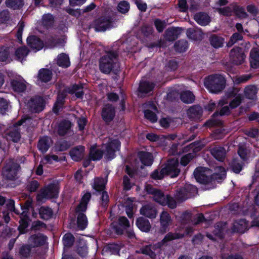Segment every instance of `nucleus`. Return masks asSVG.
<instances>
[{
    "label": "nucleus",
    "mask_w": 259,
    "mask_h": 259,
    "mask_svg": "<svg viewBox=\"0 0 259 259\" xmlns=\"http://www.w3.org/2000/svg\"><path fill=\"white\" fill-rule=\"evenodd\" d=\"M101 196L100 198V203L101 206L104 209H107L109 203V196L106 191L100 192Z\"/></svg>",
    "instance_id": "obj_56"
},
{
    "label": "nucleus",
    "mask_w": 259,
    "mask_h": 259,
    "mask_svg": "<svg viewBox=\"0 0 259 259\" xmlns=\"http://www.w3.org/2000/svg\"><path fill=\"white\" fill-rule=\"evenodd\" d=\"M163 170L166 176H169L170 178H176L178 177L180 172V169L179 168V162L178 159L174 158L167 160V162L163 165Z\"/></svg>",
    "instance_id": "obj_9"
},
{
    "label": "nucleus",
    "mask_w": 259,
    "mask_h": 259,
    "mask_svg": "<svg viewBox=\"0 0 259 259\" xmlns=\"http://www.w3.org/2000/svg\"><path fill=\"white\" fill-rule=\"evenodd\" d=\"M155 84L149 81H141L139 83L138 91L142 94H147L152 92L154 89Z\"/></svg>",
    "instance_id": "obj_27"
},
{
    "label": "nucleus",
    "mask_w": 259,
    "mask_h": 259,
    "mask_svg": "<svg viewBox=\"0 0 259 259\" xmlns=\"http://www.w3.org/2000/svg\"><path fill=\"white\" fill-rule=\"evenodd\" d=\"M119 54L118 50L106 51L105 54L99 60V68L101 72L106 75L111 73L118 75L120 71Z\"/></svg>",
    "instance_id": "obj_1"
},
{
    "label": "nucleus",
    "mask_w": 259,
    "mask_h": 259,
    "mask_svg": "<svg viewBox=\"0 0 259 259\" xmlns=\"http://www.w3.org/2000/svg\"><path fill=\"white\" fill-rule=\"evenodd\" d=\"M31 220L29 216L21 215L19 220V226L18 230L20 234H24L28 232V227Z\"/></svg>",
    "instance_id": "obj_29"
},
{
    "label": "nucleus",
    "mask_w": 259,
    "mask_h": 259,
    "mask_svg": "<svg viewBox=\"0 0 259 259\" xmlns=\"http://www.w3.org/2000/svg\"><path fill=\"white\" fill-rule=\"evenodd\" d=\"M175 197L177 201L183 202L189 198V196L187 195V193L185 191V189L183 187H181L176 190Z\"/></svg>",
    "instance_id": "obj_58"
},
{
    "label": "nucleus",
    "mask_w": 259,
    "mask_h": 259,
    "mask_svg": "<svg viewBox=\"0 0 259 259\" xmlns=\"http://www.w3.org/2000/svg\"><path fill=\"white\" fill-rule=\"evenodd\" d=\"M55 23V19L53 15L50 13L44 14L42 17V24L46 29H50L53 27Z\"/></svg>",
    "instance_id": "obj_43"
},
{
    "label": "nucleus",
    "mask_w": 259,
    "mask_h": 259,
    "mask_svg": "<svg viewBox=\"0 0 259 259\" xmlns=\"http://www.w3.org/2000/svg\"><path fill=\"white\" fill-rule=\"evenodd\" d=\"M165 176L162 168H157L151 173L150 178L153 180H159L163 179Z\"/></svg>",
    "instance_id": "obj_59"
},
{
    "label": "nucleus",
    "mask_w": 259,
    "mask_h": 259,
    "mask_svg": "<svg viewBox=\"0 0 259 259\" xmlns=\"http://www.w3.org/2000/svg\"><path fill=\"white\" fill-rule=\"evenodd\" d=\"M193 174L196 181L200 184L206 185L208 189L215 188L217 183H221L226 178L225 172L223 174L214 173L210 176H207L203 167L196 168Z\"/></svg>",
    "instance_id": "obj_2"
},
{
    "label": "nucleus",
    "mask_w": 259,
    "mask_h": 259,
    "mask_svg": "<svg viewBox=\"0 0 259 259\" xmlns=\"http://www.w3.org/2000/svg\"><path fill=\"white\" fill-rule=\"evenodd\" d=\"M57 64L62 68H68L70 66L69 56L65 53H61L57 56Z\"/></svg>",
    "instance_id": "obj_38"
},
{
    "label": "nucleus",
    "mask_w": 259,
    "mask_h": 259,
    "mask_svg": "<svg viewBox=\"0 0 259 259\" xmlns=\"http://www.w3.org/2000/svg\"><path fill=\"white\" fill-rule=\"evenodd\" d=\"M229 55L230 62L236 65L242 64L246 57L243 49L239 47L233 48Z\"/></svg>",
    "instance_id": "obj_11"
},
{
    "label": "nucleus",
    "mask_w": 259,
    "mask_h": 259,
    "mask_svg": "<svg viewBox=\"0 0 259 259\" xmlns=\"http://www.w3.org/2000/svg\"><path fill=\"white\" fill-rule=\"evenodd\" d=\"M11 85L13 91L17 93L24 92L26 89V85L25 82L15 79L11 81Z\"/></svg>",
    "instance_id": "obj_44"
},
{
    "label": "nucleus",
    "mask_w": 259,
    "mask_h": 259,
    "mask_svg": "<svg viewBox=\"0 0 259 259\" xmlns=\"http://www.w3.org/2000/svg\"><path fill=\"white\" fill-rule=\"evenodd\" d=\"M83 87L82 84L75 83L72 85L66 88L61 92H59L57 97L56 102L53 107V111L55 113H58L59 109L64 104L65 99L66 98L67 94L70 95L75 94V97L80 99L83 98L84 93L83 91Z\"/></svg>",
    "instance_id": "obj_3"
},
{
    "label": "nucleus",
    "mask_w": 259,
    "mask_h": 259,
    "mask_svg": "<svg viewBox=\"0 0 259 259\" xmlns=\"http://www.w3.org/2000/svg\"><path fill=\"white\" fill-rule=\"evenodd\" d=\"M72 126V122L66 119L61 120L58 124L57 133L59 136L63 137L69 133Z\"/></svg>",
    "instance_id": "obj_21"
},
{
    "label": "nucleus",
    "mask_w": 259,
    "mask_h": 259,
    "mask_svg": "<svg viewBox=\"0 0 259 259\" xmlns=\"http://www.w3.org/2000/svg\"><path fill=\"white\" fill-rule=\"evenodd\" d=\"M128 220L125 217H120L117 221L113 222L111 226L116 234L122 235L126 228L130 227Z\"/></svg>",
    "instance_id": "obj_12"
},
{
    "label": "nucleus",
    "mask_w": 259,
    "mask_h": 259,
    "mask_svg": "<svg viewBox=\"0 0 259 259\" xmlns=\"http://www.w3.org/2000/svg\"><path fill=\"white\" fill-rule=\"evenodd\" d=\"M93 27L96 32L105 31L112 26V19L110 16H102L96 19L93 22Z\"/></svg>",
    "instance_id": "obj_10"
},
{
    "label": "nucleus",
    "mask_w": 259,
    "mask_h": 259,
    "mask_svg": "<svg viewBox=\"0 0 259 259\" xmlns=\"http://www.w3.org/2000/svg\"><path fill=\"white\" fill-rule=\"evenodd\" d=\"M194 19L201 26H206L210 22L209 16L205 12H200L197 13L195 14Z\"/></svg>",
    "instance_id": "obj_30"
},
{
    "label": "nucleus",
    "mask_w": 259,
    "mask_h": 259,
    "mask_svg": "<svg viewBox=\"0 0 259 259\" xmlns=\"http://www.w3.org/2000/svg\"><path fill=\"white\" fill-rule=\"evenodd\" d=\"M243 39V36L238 32L234 33L230 37L229 41L227 43V47L228 48L231 47L235 43L239 40H241Z\"/></svg>",
    "instance_id": "obj_60"
},
{
    "label": "nucleus",
    "mask_w": 259,
    "mask_h": 259,
    "mask_svg": "<svg viewBox=\"0 0 259 259\" xmlns=\"http://www.w3.org/2000/svg\"><path fill=\"white\" fill-rule=\"evenodd\" d=\"M6 135L8 138L14 143H17L20 140V129L17 128L16 127H10Z\"/></svg>",
    "instance_id": "obj_39"
},
{
    "label": "nucleus",
    "mask_w": 259,
    "mask_h": 259,
    "mask_svg": "<svg viewBox=\"0 0 259 259\" xmlns=\"http://www.w3.org/2000/svg\"><path fill=\"white\" fill-rule=\"evenodd\" d=\"M182 237V236L178 233H168L165 236L161 242L157 243V247L160 248L162 245H164L167 242L179 239Z\"/></svg>",
    "instance_id": "obj_46"
},
{
    "label": "nucleus",
    "mask_w": 259,
    "mask_h": 259,
    "mask_svg": "<svg viewBox=\"0 0 259 259\" xmlns=\"http://www.w3.org/2000/svg\"><path fill=\"white\" fill-rule=\"evenodd\" d=\"M250 64L252 68H259V50L253 49L250 51Z\"/></svg>",
    "instance_id": "obj_37"
},
{
    "label": "nucleus",
    "mask_w": 259,
    "mask_h": 259,
    "mask_svg": "<svg viewBox=\"0 0 259 259\" xmlns=\"http://www.w3.org/2000/svg\"><path fill=\"white\" fill-rule=\"evenodd\" d=\"M47 239V236L39 233L31 235L29 238V241L34 247H39L45 244Z\"/></svg>",
    "instance_id": "obj_24"
},
{
    "label": "nucleus",
    "mask_w": 259,
    "mask_h": 259,
    "mask_svg": "<svg viewBox=\"0 0 259 259\" xmlns=\"http://www.w3.org/2000/svg\"><path fill=\"white\" fill-rule=\"evenodd\" d=\"M171 222V219L169 214L166 211H162L160 218V231L161 233H165L168 230V227Z\"/></svg>",
    "instance_id": "obj_22"
},
{
    "label": "nucleus",
    "mask_w": 259,
    "mask_h": 259,
    "mask_svg": "<svg viewBox=\"0 0 259 259\" xmlns=\"http://www.w3.org/2000/svg\"><path fill=\"white\" fill-rule=\"evenodd\" d=\"M85 147L82 145L76 146L72 148L69 151L71 158L76 162L80 161L84 157Z\"/></svg>",
    "instance_id": "obj_17"
},
{
    "label": "nucleus",
    "mask_w": 259,
    "mask_h": 259,
    "mask_svg": "<svg viewBox=\"0 0 259 259\" xmlns=\"http://www.w3.org/2000/svg\"><path fill=\"white\" fill-rule=\"evenodd\" d=\"M30 110L33 113L42 111L45 107V101L42 97L35 96L32 97L28 103Z\"/></svg>",
    "instance_id": "obj_14"
},
{
    "label": "nucleus",
    "mask_w": 259,
    "mask_h": 259,
    "mask_svg": "<svg viewBox=\"0 0 259 259\" xmlns=\"http://www.w3.org/2000/svg\"><path fill=\"white\" fill-rule=\"evenodd\" d=\"M148 192L149 194L153 195V199L155 201L159 203L161 205H162L163 201L166 196L164 195L163 192L159 189L152 188L148 190Z\"/></svg>",
    "instance_id": "obj_35"
},
{
    "label": "nucleus",
    "mask_w": 259,
    "mask_h": 259,
    "mask_svg": "<svg viewBox=\"0 0 259 259\" xmlns=\"http://www.w3.org/2000/svg\"><path fill=\"white\" fill-rule=\"evenodd\" d=\"M97 144L92 145L90 149L89 154V157L92 161H98L101 160L103 156L104 151L101 149L97 148Z\"/></svg>",
    "instance_id": "obj_28"
},
{
    "label": "nucleus",
    "mask_w": 259,
    "mask_h": 259,
    "mask_svg": "<svg viewBox=\"0 0 259 259\" xmlns=\"http://www.w3.org/2000/svg\"><path fill=\"white\" fill-rule=\"evenodd\" d=\"M77 227L79 230H84L88 226V220L85 213H79L76 214Z\"/></svg>",
    "instance_id": "obj_40"
},
{
    "label": "nucleus",
    "mask_w": 259,
    "mask_h": 259,
    "mask_svg": "<svg viewBox=\"0 0 259 259\" xmlns=\"http://www.w3.org/2000/svg\"><path fill=\"white\" fill-rule=\"evenodd\" d=\"M44 43L46 48L52 49L60 43V39L53 35H49L46 37Z\"/></svg>",
    "instance_id": "obj_55"
},
{
    "label": "nucleus",
    "mask_w": 259,
    "mask_h": 259,
    "mask_svg": "<svg viewBox=\"0 0 259 259\" xmlns=\"http://www.w3.org/2000/svg\"><path fill=\"white\" fill-rule=\"evenodd\" d=\"M21 170L20 164L10 160L3 168L2 175L7 180L15 181L18 178V174Z\"/></svg>",
    "instance_id": "obj_6"
},
{
    "label": "nucleus",
    "mask_w": 259,
    "mask_h": 259,
    "mask_svg": "<svg viewBox=\"0 0 259 259\" xmlns=\"http://www.w3.org/2000/svg\"><path fill=\"white\" fill-rule=\"evenodd\" d=\"M189 47L188 42L184 39L177 41L174 45L175 50L178 53H183L187 51Z\"/></svg>",
    "instance_id": "obj_47"
},
{
    "label": "nucleus",
    "mask_w": 259,
    "mask_h": 259,
    "mask_svg": "<svg viewBox=\"0 0 259 259\" xmlns=\"http://www.w3.org/2000/svg\"><path fill=\"white\" fill-rule=\"evenodd\" d=\"M184 149L186 151L192 150L194 152L186 154L181 158L180 163L181 165L186 166L195 157V154L194 153L197 152L200 149H197V148L196 147L195 142L190 144L188 146H187L184 148Z\"/></svg>",
    "instance_id": "obj_16"
},
{
    "label": "nucleus",
    "mask_w": 259,
    "mask_h": 259,
    "mask_svg": "<svg viewBox=\"0 0 259 259\" xmlns=\"http://www.w3.org/2000/svg\"><path fill=\"white\" fill-rule=\"evenodd\" d=\"M140 213L146 217L154 219L156 216L157 210L150 205H146L142 207Z\"/></svg>",
    "instance_id": "obj_34"
},
{
    "label": "nucleus",
    "mask_w": 259,
    "mask_h": 259,
    "mask_svg": "<svg viewBox=\"0 0 259 259\" xmlns=\"http://www.w3.org/2000/svg\"><path fill=\"white\" fill-rule=\"evenodd\" d=\"M121 142L117 139H109L105 144V158L108 160H111L116 157V152L119 151Z\"/></svg>",
    "instance_id": "obj_8"
},
{
    "label": "nucleus",
    "mask_w": 259,
    "mask_h": 259,
    "mask_svg": "<svg viewBox=\"0 0 259 259\" xmlns=\"http://www.w3.org/2000/svg\"><path fill=\"white\" fill-rule=\"evenodd\" d=\"M244 165L243 161H240L237 158H233L229 163V168L235 174H239L243 169Z\"/></svg>",
    "instance_id": "obj_36"
},
{
    "label": "nucleus",
    "mask_w": 259,
    "mask_h": 259,
    "mask_svg": "<svg viewBox=\"0 0 259 259\" xmlns=\"http://www.w3.org/2000/svg\"><path fill=\"white\" fill-rule=\"evenodd\" d=\"M115 114V108L111 104H106L103 107L101 117L106 124H109L114 120Z\"/></svg>",
    "instance_id": "obj_13"
},
{
    "label": "nucleus",
    "mask_w": 259,
    "mask_h": 259,
    "mask_svg": "<svg viewBox=\"0 0 259 259\" xmlns=\"http://www.w3.org/2000/svg\"><path fill=\"white\" fill-rule=\"evenodd\" d=\"M52 75L51 70L47 68H41L38 71V78L41 82L47 83L51 80Z\"/></svg>",
    "instance_id": "obj_33"
},
{
    "label": "nucleus",
    "mask_w": 259,
    "mask_h": 259,
    "mask_svg": "<svg viewBox=\"0 0 259 259\" xmlns=\"http://www.w3.org/2000/svg\"><path fill=\"white\" fill-rule=\"evenodd\" d=\"M10 48L7 47H0V62H6L10 57Z\"/></svg>",
    "instance_id": "obj_61"
},
{
    "label": "nucleus",
    "mask_w": 259,
    "mask_h": 259,
    "mask_svg": "<svg viewBox=\"0 0 259 259\" xmlns=\"http://www.w3.org/2000/svg\"><path fill=\"white\" fill-rule=\"evenodd\" d=\"M137 156L141 163L144 166H150L154 161V157L152 153L140 151L137 153Z\"/></svg>",
    "instance_id": "obj_18"
},
{
    "label": "nucleus",
    "mask_w": 259,
    "mask_h": 259,
    "mask_svg": "<svg viewBox=\"0 0 259 259\" xmlns=\"http://www.w3.org/2000/svg\"><path fill=\"white\" fill-rule=\"evenodd\" d=\"M226 80L223 75L219 74H211L205 78L204 86L209 92L218 94L225 88Z\"/></svg>",
    "instance_id": "obj_4"
},
{
    "label": "nucleus",
    "mask_w": 259,
    "mask_h": 259,
    "mask_svg": "<svg viewBox=\"0 0 259 259\" xmlns=\"http://www.w3.org/2000/svg\"><path fill=\"white\" fill-rule=\"evenodd\" d=\"M51 141V138L47 136L40 137L37 145L38 150L42 153L47 152L50 147Z\"/></svg>",
    "instance_id": "obj_23"
},
{
    "label": "nucleus",
    "mask_w": 259,
    "mask_h": 259,
    "mask_svg": "<svg viewBox=\"0 0 259 259\" xmlns=\"http://www.w3.org/2000/svg\"><path fill=\"white\" fill-rule=\"evenodd\" d=\"M71 146L69 141L65 140H61L56 142L54 146V150L56 152H64L67 150Z\"/></svg>",
    "instance_id": "obj_41"
},
{
    "label": "nucleus",
    "mask_w": 259,
    "mask_h": 259,
    "mask_svg": "<svg viewBox=\"0 0 259 259\" xmlns=\"http://www.w3.org/2000/svg\"><path fill=\"white\" fill-rule=\"evenodd\" d=\"M209 151L212 156L218 161L223 162L224 161L226 150L223 146H214L210 148Z\"/></svg>",
    "instance_id": "obj_19"
},
{
    "label": "nucleus",
    "mask_w": 259,
    "mask_h": 259,
    "mask_svg": "<svg viewBox=\"0 0 259 259\" xmlns=\"http://www.w3.org/2000/svg\"><path fill=\"white\" fill-rule=\"evenodd\" d=\"M28 46L35 52L39 51L45 47L44 41L35 35H29L26 39Z\"/></svg>",
    "instance_id": "obj_15"
},
{
    "label": "nucleus",
    "mask_w": 259,
    "mask_h": 259,
    "mask_svg": "<svg viewBox=\"0 0 259 259\" xmlns=\"http://www.w3.org/2000/svg\"><path fill=\"white\" fill-rule=\"evenodd\" d=\"M104 249L107 252H110L112 254L119 255L121 249L120 246L115 243H108L105 247Z\"/></svg>",
    "instance_id": "obj_50"
},
{
    "label": "nucleus",
    "mask_w": 259,
    "mask_h": 259,
    "mask_svg": "<svg viewBox=\"0 0 259 259\" xmlns=\"http://www.w3.org/2000/svg\"><path fill=\"white\" fill-rule=\"evenodd\" d=\"M180 99L183 103L190 104L194 101L195 97L192 92L186 91L181 94Z\"/></svg>",
    "instance_id": "obj_48"
},
{
    "label": "nucleus",
    "mask_w": 259,
    "mask_h": 259,
    "mask_svg": "<svg viewBox=\"0 0 259 259\" xmlns=\"http://www.w3.org/2000/svg\"><path fill=\"white\" fill-rule=\"evenodd\" d=\"M39 214L40 219L48 220L52 218L53 212L49 206H42L39 209Z\"/></svg>",
    "instance_id": "obj_42"
},
{
    "label": "nucleus",
    "mask_w": 259,
    "mask_h": 259,
    "mask_svg": "<svg viewBox=\"0 0 259 259\" xmlns=\"http://www.w3.org/2000/svg\"><path fill=\"white\" fill-rule=\"evenodd\" d=\"M244 94L246 98L253 100L256 97V88L254 85H248L245 88Z\"/></svg>",
    "instance_id": "obj_49"
},
{
    "label": "nucleus",
    "mask_w": 259,
    "mask_h": 259,
    "mask_svg": "<svg viewBox=\"0 0 259 259\" xmlns=\"http://www.w3.org/2000/svg\"><path fill=\"white\" fill-rule=\"evenodd\" d=\"M75 242V237L70 232L66 233L62 238V242L65 247L70 248L72 247Z\"/></svg>",
    "instance_id": "obj_52"
},
{
    "label": "nucleus",
    "mask_w": 259,
    "mask_h": 259,
    "mask_svg": "<svg viewBox=\"0 0 259 259\" xmlns=\"http://www.w3.org/2000/svg\"><path fill=\"white\" fill-rule=\"evenodd\" d=\"M40 184L36 180H32L28 183L26 189L27 191L32 193L35 192L39 187Z\"/></svg>",
    "instance_id": "obj_63"
},
{
    "label": "nucleus",
    "mask_w": 259,
    "mask_h": 259,
    "mask_svg": "<svg viewBox=\"0 0 259 259\" xmlns=\"http://www.w3.org/2000/svg\"><path fill=\"white\" fill-rule=\"evenodd\" d=\"M186 34L188 38L193 40H200L202 37L201 32L192 28L187 29Z\"/></svg>",
    "instance_id": "obj_51"
},
{
    "label": "nucleus",
    "mask_w": 259,
    "mask_h": 259,
    "mask_svg": "<svg viewBox=\"0 0 259 259\" xmlns=\"http://www.w3.org/2000/svg\"><path fill=\"white\" fill-rule=\"evenodd\" d=\"M141 34L144 37L150 38L153 35V28L152 26L148 24L143 25L140 29Z\"/></svg>",
    "instance_id": "obj_57"
},
{
    "label": "nucleus",
    "mask_w": 259,
    "mask_h": 259,
    "mask_svg": "<svg viewBox=\"0 0 259 259\" xmlns=\"http://www.w3.org/2000/svg\"><path fill=\"white\" fill-rule=\"evenodd\" d=\"M20 205L22 211L20 215L29 216L30 209L33 208L32 199L27 200L23 204L21 203Z\"/></svg>",
    "instance_id": "obj_54"
},
{
    "label": "nucleus",
    "mask_w": 259,
    "mask_h": 259,
    "mask_svg": "<svg viewBox=\"0 0 259 259\" xmlns=\"http://www.w3.org/2000/svg\"><path fill=\"white\" fill-rule=\"evenodd\" d=\"M209 41L212 47L215 49H218L223 47L225 38L220 35L212 34L209 36Z\"/></svg>",
    "instance_id": "obj_31"
},
{
    "label": "nucleus",
    "mask_w": 259,
    "mask_h": 259,
    "mask_svg": "<svg viewBox=\"0 0 259 259\" xmlns=\"http://www.w3.org/2000/svg\"><path fill=\"white\" fill-rule=\"evenodd\" d=\"M233 11L236 16L241 19L246 18L248 17L247 13L242 7L236 6L234 8Z\"/></svg>",
    "instance_id": "obj_64"
},
{
    "label": "nucleus",
    "mask_w": 259,
    "mask_h": 259,
    "mask_svg": "<svg viewBox=\"0 0 259 259\" xmlns=\"http://www.w3.org/2000/svg\"><path fill=\"white\" fill-rule=\"evenodd\" d=\"M121 142L117 139H109L105 144V158L108 160H111L116 157V152L119 151Z\"/></svg>",
    "instance_id": "obj_7"
},
{
    "label": "nucleus",
    "mask_w": 259,
    "mask_h": 259,
    "mask_svg": "<svg viewBox=\"0 0 259 259\" xmlns=\"http://www.w3.org/2000/svg\"><path fill=\"white\" fill-rule=\"evenodd\" d=\"M29 53V50L26 46L20 47L15 51V56L18 60H23Z\"/></svg>",
    "instance_id": "obj_53"
},
{
    "label": "nucleus",
    "mask_w": 259,
    "mask_h": 259,
    "mask_svg": "<svg viewBox=\"0 0 259 259\" xmlns=\"http://www.w3.org/2000/svg\"><path fill=\"white\" fill-rule=\"evenodd\" d=\"M107 181L102 177H95L92 185V188L98 193L105 191Z\"/></svg>",
    "instance_id": "obj_32"
},
{
    "label": "nucleus",
    "mask_w": 259,
    "mask_h": 259,
    "mask_svg": "<svg viewBox=\"0 0 259 259\" xmlns=\"http://www.w3.org/2000/svg\"><path fill=\"white\" fill-rule=\"evenodd\" d=\"M136 225L138 229L143 232H149L151 228V225L149 220L142 217L137 219Z\"/></svg>",
    "instance_id": "obj_26"
},
{
    "label": "nucleus",
    "mask_w": 259,
    "mask_h": 259,
    "mask_svg": "<svg viewBox=\"0 0 259 259\" xmlns=\"http://www.w3.org/2000/svg\"><path fill=\"white\" fill-rule=\"evenodd\" d=\"M7 7L14 10L21 9L24 5V0H6L5 2Z\"/></svg>",
    "instance_id": "obj_45"
},
{
    "label": "nucleus",
    "mask_w": 259,
    "mask_h": 259,
    "mask_svg": "<svg viewBox=\"0 0 259 259\" xmlns=\"http://www.w3.org/2000/svg\"><path fill=\"white\" fill-rule=\"evenodd\" d=\"M187 114L191 120L196 121L201 118L203 110L200 106L194 105L189 108Z\"/></svg>",
    "instance_id": "obj_20"
},
{
    "label": "nucleus",
    "mask_w": 259,
    "mask_h": 259,
    "mask_svg": "<svg viewBox=\"0 0 259 259\" xmlns=\"http://www.w3.org/2000/svg\"><path fill=\"white\" fill-rule=\"evenodd\" d=\"M162 205H167L169 208L174 209L177 207V203L176 200L172 197L169 195H167L163 201Z\"/></svg>",
    "instance_id": "obj_62"
},
{
    "label": "nucleus",
    "mask_w": 259,
    "mask_h": 259,
    "mask_svg": "<svg viewBox=\"0 0 259 259\" xmlns=\"http://www.w3.org/2000/svg\"><path fill=\"white\" fill-rule=\"evenodd\" d=\"M59 188L57 184L51 183L42 188L37 194V202H42L44 199H57L58 197Z\"/></svg>",
    "instance_id": "obj_5"
},
{
    "label": "nucleus",
    "mask_w": 259,
    "mask_h": 259,
    "mask_svg": "<svg viewBox=\"0 0 259 259\" xmlns=\"http://www.w3.org/2000/svg\"><path fill=\"white\" fill-rule=\"evenodd\" d=\"M181 28L172 27L168 28L165 31V38L168 41L176 40L180 33Z\"/></svg>",
    "instance_id": "obj_25"
}]
</instances>
